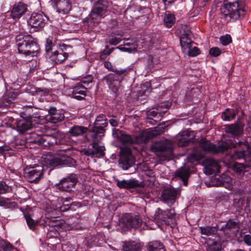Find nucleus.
<instances>
[{"label":"nucleus","instance_id":"obj_39","mask_svg":"<svg viewBox=\"0 0 251 251\" xmlns=\"http://www.w3.org/2000/svg\"><path fill=\"white\" fill-rule=\"evenodd\" d=\"M122 80L123 77H119L115 73L109 74L107 76V81L110 87H112V85L115 82V81L118 82L119 83Z\"/></svg>","mask_w":251,"mask_h":251},{"label":"nucleus","instance_id":"obj_29","mask_svg":"<svg viewBox=\"0 0 251 251\" xmlns=\"http://www.w3.org/2000/svg\"><path fill=\"white\" fill-rule=\"evenodd\" d=\"M43 135L36 132L31 133L27 138V143L37 144L43 146Z\"/></svg>","mask_w":251,"mask_h":251},{"label":"nucleus","instance_id":"obj_25","mask_svg":"<svg viewBox=\"0 0 251 251\" xmlns=\"http://www.w3.org/2000/svg\"><path fill=\"white\" fill-rule=\"evenodd\" d=\"M117 185L121 188H133L140 187L141 185L138 180L134 179L123 180L118 181Z\"/></svg>","mask_w":251,"mask_h":251},{"label":"nucleus","instance_id":"obj_27","mask_svg":"<svg viewBox=\"0 0 251 251\" xmlns=\"http://www.w3.org/2000/svg\"><path fill=\"white\" fill-rule=\"evenodd\" d=\"M180 45L183 52L185 53L186 51L192 48L193 44L188 34H183L180 38Z\"/></svg>","mask_w":251,"mask_h":251},{"label":"nucleus","instance_id":"obj_63","mask_svg":"<svg viewBox=\"0 0 251 251\" xmlns=\"http://www.w3.org/2000/svg\"><path fill=\"white\" fill-rule=\"evenodd\" d=\"M9 149H10V148L8 146H2V147H0V151L3 152L8 151L9 150Z\"/></svg>","mask_w":251,"mask_h":251},{"label":"nucleus","instance_id":"obj_40","mask_svg":"<svg viewBox=\"0 0 251 251\" xmlns=\"http://www.w3.org/2000/svg\"><path fill=\"white\" fill-rule=\"evenodd\" d=\"M175 22V18L174 16L170 13L166 14L164 19V23L167 27H171Z\"/></svg>","mask_w":251,"mask_h":251},{"label":"nucleus","instance_id":"obj_13","mask_svg":"<svg viewBox=\"0 0 251 251\" xmlns=\"http://www.w3.org/2000/svg\"><path fill=\"white\" fill-rule=\"evenodd\" d=\"M27 23L30 26L34 28V31H39L45 25V16L42 13H33L28 20Z\"/></svg>","mask_w":251,"mask_h":251},{"label":"nucleus","instance_id":"obj_50","mask_svg":"<svg viewBox=\"0 0 251 251\" xmlns=\"http://www.w3.org/2000/svg\"><path fill=\"white\" fill-rule=\"evenodd\" d=\"M147 118L149 120H151L152 121H151L150 122L152 124H154L156 123V121L155 120H153L152 119H151V117H156L157 116V112L155 111V110H149L148 111H147Z\"/></svg>","mask_w":251,"mask_h":251},{"label":"nucleus","instance_id":"obj_3","mask_svg":"<svg viewBox=\"0 0 251 251\" xmlns=\"http://www.w3.org/2000/svg\"><path fill=\"white\" fill-rule=\"evenodd\" d=\"M164 127L156 126L154 130L142 132L136 136L135 139L132 138L130 135L120 133L118 135L119 140L124 144L131 145L134 143H147L150 139L159 134L164 130Z\"/></svg>","mask_w":251,"mask_h":251},{"label":"nucleus","instance_id":"obj_21","mask_svg":"<svg viewBox=\"0 0 251 251\" xmlns=\"http://www.w3.org/2000/svg\"><path fill=\"white\" fill-rule=\"evenodd\" d=\"M204 164V172L208 175H213L220 172V167L218 162L212 158H206Z\"/></svg>","mask_w":251,"mask_h":251},{"label":"nucleus","instance_id":"obj_15","mask_svg":"<svg viewBox=\"0 0 251 251\" xmlns=\"http://www.w3.org/2000/svg\"><path fill=\"white\" fill-rule=\"evenodd\" d=\"M104 131L103 127L93 126L86 136L88 141L91 143H99L104 135Z\"/></svg>","mask_w":251,"mask_h":251},{"label":"nucleus","instance_id":"obj_53","mask_svg":"<svg viewBox=\"0 0 251 251\" xmlns=\"http://www.w3.org/2000/svg\"><path fill=\"white\" fill-rule=\"evenodd\" d=\"M25 216L29 227L30 229L34 228L36 225L35 222L29 216L25 215Z\"/></svg>","mask_w":251,"mask_h":251},{"label":"nucleus","instance_id":"obj_47","mask_svg":"<svg viewBox=\"0 0 251 251\" xmlns=\"http://www.w3.org/2000/svg\"><path fill=\"white\" fill-rule=\"evenodd\" d=\"M131 70L130 68H127L125 69H114L113 71L114 73H115L119 77H123L126 75Z\"/></svg>","mask_w":251,"mask_h":251},{"label":"nucleus","instance_id":"obj_36","mask_svg":"<svg viewBox=\"0 0 251 251\" xmlns=\"http://www.w3.org/2000/svg\"><path fill=\"white\" fill-rule=\"evenodd\" d=\"M140 246L134 242H125L123 247L124 251H139Z\"/></svg>","mask_w":251,"mask_h":251},{"label":"nucleus","instance_id":"obj_54","mask_svg":"<svg viewBox=\"0 0 251 251\" xmlns=\"http://www.w3.org/2000/svg\"><path fill=\"white\" fill-rule=\"evenodd\" d=\"M121 41L122 38L121 37L112 36L109 39V43L111 45H116L118 44Z\"/></svg>","mask_w":251,"mask_h":251},{"label":"nucleus","instance_id":"obj_16","mask_svg":"<svg viewBox=\"0 0 251 251\" xmlns=\"http://www.w3.org/2000/svg\"><path fill=\"white\" fill-rule=\"evenodd\" d=\"M99 143H91L89 147L84 150V153L92 157H100L104 154L105 148L103 146L99 145Z\"/></svg>","mask_w":251,"mask_h":251},{"label":"nucleus","instance_id":"obj_20","mask_svg":"<svg viewBox=\"0 0 251 251\" xmlns=\"http://www.w3.org/2000/svg\"><path fill=\"white\" fill-rule=\"evenodd\" d=\"M51 1L59 13L67 14L71 9L69 0H51Z\"/></svg>","mask_w":251,"mask_h":251},{"label":"nucleus","instance_id":"obj_23","mask_svg":"<svg viewBox=\"0 0 251 251\" xmlns=\"http://www.w3.org/2000/svg\"><path fill=\"white\" fill-rule=\"evenodd\" d=\"M239 229L238 223L232 220H229L224 226L221 228V230L223 231L225 234L230 235L234 233Z\"/></svg>","mask_w":251,"mask_h":251},{"label":"nucleus","instance_id":"obj_9","mask_svg":"<svg viewBox=\"0 0 251 251\" xmlns=\"http://www.w3.org/2000/svg\"><path fill=\"white\" fill-rule=\"evenodd\" d=\"M200 147L205 152L217 154L224 153L228 150L230 146L227 142H224L218 146L211 143L209 141L202 139L200 143Z\"/></svg>","mask_w":251,"mask_h":251},{"label":"nucleus","instance_id":"obj_18","mask_svg":"<svg viewBox=\"0 0 251 251\" xmlns=\"http://www.w3.org/2000/svg\"><path fill=\"white\" fill-rule=\"evenodd\" d=\"M194 139L193 132L188 130L180 132L176 136L179 146H186Z\"/></svg>","mask_w":251,"mask_h":251},{"label":"nucleus","instance_id":"obj_49","mask_svg":"<svg viewBox=\"0 0 251 251\" xmlns=\"http://www.w3.org/2000/svg\"><path fill=\"white\" fill-rule=\"evenodd\" d=\"M185 53L190 56H195L200 53V50L197 47H194L193 48H190Z\"/></svg>","mask_w":251,"mask_h":251},{"label":"nucleus","instance_id":"obj_52","mask_svg":"<svg viewBox=\"0 0 251 251\" xmlns=\"http://www.w3.org/2000/svg\"><path fill=\"white\" fill-rule=\"evenodd\" d=\"M209 52L213 56H218L221 54V50L218 47H213L209 50Z\"/></svg>","mask_w":251,"mask_h":251},{"label":"nucleus","instance_id":"obj_1","mask_svg":"<svg viewBox=\"0 0 251 251\" xmlns=\"http://www.w3.org/2000/svg\"><path fill=\"white\" fill-rule=\"evenodd\" d=\"M16 42L19 52L25 56H35L39 50L36 39L26 33L18 35Z\"/></svg>","mask_w":251,"mask_h":251},{"label":"nucleus","instance_id":"obj_17","mask_svg":"<svg viewBox=\"0 0 251 251\" xmlns=\"http://www.w3.org/2000/svg\"><path fill=\"white\" fill-rule=\"evenodd\" d=\"M244 126L241 122L235 123L226 126L225 131L235 138H238L243 134Z\"/></svg>","mask_w":251,"mask_h":251},{"label":"nucleus","instance_id":"obj_59","mask_svg":"<svg viewBox=\"0 0 251 251\" xmlns=\"http://www.w3.org/2000/svg\"><path fill=\"white\" fill-rule=\"evenodd\" d=\"M58 111L56 110V108L55 107H51L49 110V115L47 116H53L54 114H55L57 113Z\"/></svg>","mask_w":251,"mask_h":251},{"label":"nucleus","instance_id":"obj_41","mask_svg":"<svg viewBox=\"0 0 251 251\" xmlns=\"http://www.w3.org/2000/svg\"><path fill=\"white\" fill-rule=\"evenodd\" d=\"M107 125V123L106 122V118L104 115L101 114L97 116L95 122V126L103 127V128L106 126Z\"/></svg>","mask_w":251,"mask_h":251},{"label":"nucleus","instance_id":"obj_34","mask_svg":"<svg viewBox=\"0 0 251 251\" xmlns=\"http://www.w3.org/2000/svg\"><path fill=\"white\" fill-rule=\"evenodd\" d=\"M134 164L133 158L121 156L119 159V164L123 169L127 170Z\"/></svg>","mask_w":251,"mask_h":251},{"label":"nucleus","instance_id":"obj_62","mask_svg":"<svg viewBox=\"0 0 251 251\" xmlns=\"http://www.w3.org/2000/svg\"><path fill=\"white\" fill-rule=\"evenodd\" d=\"M60 211H66L70 208V206L69 204H67V205H65L61 206L60 207Z\"/></svg>","mask_w":251,"mask_h":251},{"label":"nucleus","instance_id":"obj_38","mask_svg":"<svg viewBox=\"0 0 251 251\" xmlns=\"http://www.w3.org/2000/svg\"><path fill=\"white\" fill-rule=\"evenodd\" d=\"M64 115L60 112H58L53 116H47V119L52 123H56L61 122L64 119Z\"/></svg>","mask_w":251,"mask_h":251},{"label":"nucleus","instance_id":"obj_55","mask_svg":"<svg viewBox=\"0 0 251 251\" xmlns=\"http://www.w3.org/2000/svg\"><path fill=\"white\" fill-rule=\"evenodd\" d=\"M93 80V76L88 75L87 76L84 77L80 82L81 84L88 85L90 82H92Z\"/></svg>","mask_w":251,"mask_h":251},{"label":"nucleus","instance_id":"obj_28","mask_svg":"<svg viewBox=\"0 0 251 251\" xmlns=\"http://www.w3.org/2000/svg\"><path fill=\"white\" fill-rule=\"evenodd\" d=\"M88 128L81 126H74L69 130L70 134L73 136H78L86 133Z\"/></svg>","mask_w":251,"mask_h":251},{"label":"nucleus","instance_id":"obj_10","mask_svg":"<svg viewBox=\"0 0 251 251\" xmlns=\"http://www.w3.org/2000/svg\"><path fill=\"white\" fill-rule=\"evenodd\" d=\"M45 162L49 166L54 167L59 165L73 164L75 161L71 157L59 153L47 156L45 158Z\"/></svg>","mask_w":251,"mask_h":251},{"label":"nucleus","instance_id":"obj_61","mask_svg":"<svg viewBox=\"0 0 251 251\" xmlns=\"http://www.w3.org/2000/svg\"><path fill=\"white\" fill-rule=\"evenodd\" d=\"M37 92H43L44 94H48L50 92V91L47 88L42 89L40 88H38L36 90Z\"/></svg>","mask_w":251,"mask_h":251},{"label":"nucleus","instance_id":"obj_64","mask_svg":"<svg viewBox=\"0 0 251 251\" xmlns=\"http://www.w3.org/2000/svg\"><path fill=\"white\" fill-rule=\"evenodd\" d=\"M162 0L164 2V4L165 5H169L172 4L174 1V0Z\"/></svg>","mask_w":251,"mask_h":251},{"label":"nucleus","instance_id":"obj_48","mask_svg":"<svg viewBox=\"0 0 251 251\" xmlns=\"http://www.w3.org/2000/svg\"><path fill=\"white\" fill-rule=\"evenodd\" d=\"M121 156L129 158H133L131 155V150L129 148L126 147L122 148L121 150Z\"/></svg>","mask_w":251,"mask_h":251},{"label":"nucleus","instance_id":"obj_14","mask_svg":"<svg viewBox=\"0 0 251 251\" xmlns=\"http://www.w3.org/2000/svg\"><path fill=\"white\" fill-rule=\"evenodd\" d=\"M179 192L175 188H167L163 190L161 194V200L170 206L172 205L179 197Z\"/></svg>","mask_w":251,"mask_h":251},{"label":"nucleus","instance_id":"obj_51","mask_svg":"<svg viewBox=\"0 0 251 251\" xmlns=\"http://www.w3.org/2000/svg\"><path fill=\"white\" fill-rule=\"evenodd\" d=\"M220 41L223 45L226 46L231 43V38L229 35L227 34L224 36H222L220 38Z\"/></svg>","mask_w":251,"mask_h":251},{"label":"nucleus","instance_id":"obj_30","mask_svg":"<svg viewBox=\"0 0 251 251\" xmlns=\"http://www.w3.org/2000/svg\"><path fill=\"white\" fill-rule=\"evenodd\" d=\"M238 112V109L226 108L221 115L222 119L224 121H229L235 118Z\"/></svg>","mask_w":251,"mask_h":251},{"label":"nucleus","instance_id":"obj_4","mask_svg":"<svg viewBox=\"0 0 251 251\" xmlns=\"http://www.w3.org/2000/svg\"><path fill=\"white\" fill-rule=\"evenodd\" d=\"M230 147L228 148H235L237 149L231 155V158L233 160L244 159L245 162L251 161V147L247 141L243 140L234 143L231 142L228 143Z\"/></svg>","mask_w":251,"mask_h":251},{"label":"nucleus","instance_id":"obj_32","mask_svg":"<svg viewBox=\"0 0 251 251\" xmlns=\"http://www.w3.org/2000/svg\"><path fill=\"white\" fill-rule=\"evenodd\" d=\"M189 171L185 167H181L176 172V176L180 178L183 182L184 185L187 184V180L189 176Z\"/></svg>","mask_w":251,"mask_h":251},{"label":"nucleus","instance_id":"obj_37","mask_svg":"<svg viewBox=\"0 0 251 251\" xmlns=\"http://www.w3.org/2000/svg\"><path fill=\"white\" fill-rule=\"evenodd\" d=\"M249 166L247 165L239 163H234L232 166L233 170L239 175H243L246 171V169Z\"/></svg>","mask_w":251,"mask_h":251},{"label":"nucleus","instance_id":"obj_46","mask_svg":"<svg viewBox=\"0 0 251 251\" xmlns=\"http://www.w3.org/2000/svg\"><path fill=\"white\" fill-rule=\"evenodd\" d=\"M54 46V45L52 42V39L50 38H48L46 39V42L45 45V50L48 53V55L50 54V52L52 50V47Z\"/></svg>","mask_w":251,"mask_h":251},{"label":"nucleus","instance_id":"obj_6","mask_svg":"<svg viewBox=\"0 0 251 251\" xmlns=\"http://www.w3.org/2000/svg\"><path fill=\"white\" fill-rule=\"evenodd\" d=\"M151 150L159 158L169 160L173 157L172 143L169 141H161L151 146Z\"/></svg>","mask_w":251,"mask_h":251},{"label":"nucleus","instance_id":"obj_33","mask_svg":"<svg viewBox=\"0 0 251 251\" xmlns=\"http://www.w3.org/2000/svg\"><path fill=\"white\" fill-rule=\"evenodd\" d=\"M200 230L201 233L206 237L213 236L216 234L217 232V229L216 227L208 226L200 227Z\"/></svg>","mask_w":251,"mask_h":251},{"label":"nucleus","instance_id":"obj_19","mask_svg":"<svg viewBox=\"0 0 251 251\" xmlns=\"http://www.w3.org/2000/svg\"><path fill=\"white\" fill-rule=\"evenodd\" d=\"M27 10V5L22 2L16 3L10 11V17L14 20L19 19Z\"/></svg>","mask_w":251,"mask_h":251},{"label":"nucleus","instance_id":"obj_44","mask_svg":"<svg viewBox=\"0 0 251 251\" xmlns=\"http://www.w3.org/2000/svg\"><path fill=\"white\" fill-rule=\"evenodd\" d=\"M221 250V244L216 241L208 246L207 251H220Z\"/></svg>","mask_w":251,"mask_h":251},{"label":"nucleus","instance_id":"obj_26","mask_svg":"<svg viewBox=\"0 0 251 251\" xmlns=\"http://www.w3.org/2000/svg\"><path fill=\"white\" fill-rule=\"evenodd\" d=\"M32 127L30 121L22 119L17 122V129L20 133H24Z\"/></svg>","mask_w":251,"mask_h":251},{"label":"nucleus","instance_id":"obj_57","mask_svg":"<svg viewBox=\"0 0 251 251\" xmlns=\"http://www.w3.org/2000/svg\"><path fill=\"white\" fill-rule=\"evenodd\" d=\"M114 49H115L114 48H112L111 49H108V47L107 46H106L105 49L102 52L103 53H104V54L106 56H108L111 53V52L113 51V50Z\"/></svg>","mask_w":251,"mask_h":251},{"label":"nucleus","instance_id":"obj_35","mask_svg":"<svg viewBox=\"0 0 251 251\" xmlns=\"http://www.w3.org/2000/svg\"><path fill=\"white\" fill-rule=\"evenodd\" d=\"M43 146L48 147L53 146L57 144L56 137L52 135L43 134Z\"/></svg>","mask_w":251,"mask_h":251},{"label":"nucleus","instance_id":"obj_7","mask_svg":"<svg viewBox=\"0 0 251 251\" xmlns=\"http://www.w3.org/2000/svg\"><path fill=\"white\" fill-rule=\"evenodd\" d=\"M154 221L158 225H167L171 227L175 226L176 219L174 209L164 211L158 208L153 216Z\"/></svg>","mask_w":251,"mask_h":251},{"label":"nucleus","instance_id":"obj_43","mask_svg":"<svg viewBox=\"0 0 251 251\" xmlns=\"http://www.w3.org/2000/svg\"><path fill=\"white\" fill-rule=\"evenodd\" d=\"M0 247L4 251H14L17 249L9 242L3 241L0 244Z\"/></svg>","mask_w":251,"mask_h":251},{"label":"nucleus","instance_id":"obj_60","mask_svg":"<svg viewBox=\"0 0 251 251\" xmlns=\"http://www.w3.org/2000/svg\"><path fill=\"white\" fill-rule=\"evenodd\" d=\"M118 120L113 118L109 120V123L112 126H117L118 125Z\"/></svg>","mask_w":251,"mask_h":251},{"label":"nucleus","instance_id":"obj_2","mask_svg":"<svg viewBox=\"0 0 251 251\" xmlns=\"http://www.w3.org/2000/svg\"><path fill=\"white\" fill-rule=\"evenodd\" d=\"M94 5L89 17L83 19L84 23L92 28L104 18L107 13L109 3L107 0H92Z\"/></svg>","mask_w":251,"mask_h":251},{"label":"nucleus","instance_id":"obj_12","mask_svg":"<svg viewBox=\"0 0 251 251\" xmlns=\"http://www.w3.org/2000/svg\"><path fill=\"white\" fill-rule=\"evenodd\" d=\"M77 181L76 175L72 174L61 179L58 183L56 184V187L60 191L70 192L75 186Z\"/></svg>","mask_w":251,"mask_h":251},{"label":"nucleus","instance_id":"obj_31","mask_svg":"<svg viewBox=\"0 0 251 251\" xmlns=\"http://www.w3.org/2000/svg\"><path fill=\"white\" fill-rule=\"evenodd\" d=\"M148 251H165L163 245L158 241H152L147 245Z\"/></svg>","mask_w":251,"mask_h":251},{"label":"nucleus","instance_id":"obj_8","mask_svg":"<svg viewBox=\"0 0 251 251\" xmlns=\"http://www.w3.org/2000/svg\"><path fill=\"white\" fill-rule=\"evenodd\" d=\"M142 222V219L139 215L132 213H126L120 220L121 226L126 229L137 228L141 226Z\"/></svg>","mask_w":251,"mask_h":251},{"label":"nucleus","instance_id":"obj_42","mask_svg":"<svg viewBox=\"0 0 251 251\" xmlns=\"http://www.w3.org/2000/svg\"><path fill=\"white\" fill-rule=\"evenodd\" d=\"M204 157V154L201 152H194L190 153L188 156V159L190 161H199Z\"/></svg>","mask_w":251,"mask_h":251},{"label":"nucleus","instance_id":"obj_5","mask_svg":"<svg viewBox=\"0 0 251 251\" xmlns=\"http://www.w3.org/2000/svg\"><path fill=\"white\" fill-rule=\"evenodd\" d=\"M221 11L225 17L233 20H237L245 15V10L239 5L238 0H225Z\"/></svg>","mask_w":251,"mask_h":251},{"label":"nucleus","instance_id":"obj_24","mask_svg":"<svg viewBox=\"0 0 251 251\" xmlns=\"http://www.w3.org/2000/svg\"><path fill=\"white\" fill-rule=\"evenodd\" d=\"M50 60L55 64H60L68 57V54L60 50H56L49 55Z\"/></svg>","mask_w":251,"mask_h":251},{"label":"nucleus","instance_id":"obj_11","mask_svg":"<svg viewBox=\"0 0 251 251\" xmlns=\"http://www.w3.org/2000/svg\"><path fill=\"white\" fill-rule=\"evenodd\" d=\"M43 166L34 165L26 168L25 171V176L28 181L38 183L43 176Z\"/></svg>","mask_w":251,"mask_h":251},{"label":"nucleus","instance_id":"obj_56","mask_svg":"<svg viewBox=\"0 0 251 251\" xmlns=\"http://www.w3.org/2000/svg\"><path fill=\"white\" fill-rule=\"evenodd\" d=\"M243 240L246 244L248 246H251V236L247 234L245 235L243 237Z\"/></svg>","mask_w":251,"mask_h":251},{"label":"nucleus","instance_id":"obj_45","mask_svg":"<svg viewBox=\"0 0 251 251\" xmlns=\"http://www.w3.org/2000/svg\"><path fill=\"white\" fill-rule=\"evenodd\" d=\"M12 189L5 182L0 181V194H3L11 192Z\"/></svg>","mask_w":251,"mask_h":251},{"label":"nucleus","instance_id":"obj_58","mask_svg":"<svg viewBox=\"0 0 251 251\" xmlns=\"http://www.w3.org/2000/svg\"><path fill=\"white\" fill-rule=\"evenodd\" d=\"M104 66L105 68L108 69V70H109L110 71L113 72L114 71V69L113 68L112 64L109 62H107V61L104 62Z\"/></svg>","mask_w":251,"mask_h":251},{"label":"nucleus","instance_id":"obj_22","mask_svg":"<svg viewBox=\"0 0 251 251\" xmlns=\"http://www.w3.org/2000/svg\"><path fill=\"white\" fill-rule=\"evenodd\" d=\"M86 88L80 83H78L72 88L70 95L73 98L78 100L84 99L86 95Z\"/></svg>","mask_w":251,"mask_h":251}]
</instances>
